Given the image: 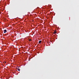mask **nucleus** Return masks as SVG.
I'll return each instance as SVG.
<instances>
[{
  "instance_id": "f257e3e1",
  "label": "nucleus",
  "mask_w": 79,
  "mask_h": 79,
  "mask_svg": "<svg viewBox=\"0 0 79 79\" xmlns=\"http://www.w3.org/2000/svg\"><path fill=\"white\" fill-rule=\"evenodd\" d=\"M7 32V31H6V30H4V33H6Z\"/></svg>"
},
{
  "instance_id": "f03ea898",
  "label": "nucleus",
  "mask_w": 79,
  "mask_h": 79,
  "mask_svg": "<svg viewBox=\"0 0 79 79\" xmlns=\"http://www.w3.org/2000/svg\"><path fill=\"white\" fill-rule=\"evenodd\" d=\"M41 42H42V41H39V44H41Z\"/></svg>"
},
{
  "instance_id": "7ed1b4c3",
  "label": "nucleus",
  "mask_w": 79,
  "mask_h": 79,
  "mask_svg": "<svg viewBox=\"0 0 79 79\" xmlns=\"http://www.w3.org/2000/svg\"><path fill=\"white\" fill-rule=\"evenodd\" d=\"M54 34H56V31H54Z\"/></svg>"
},
{
  "instance_id": "20e7f679",
  "label": "nucleus",
  "mask_w": 79,
  "mask_h": 79,
  "mask_svg": "<svg viewBox=\"0 0 79 79\" xmlns=\"http://www.w3.org/2000/svg\"><path fill=\"white\" fill-rule=\"evenodd\" d=\"M18 71H20V69H18Z\"/></svg>"
},
{
  "instance_id": "39448f33",
  "label": "nucleus",
  "mask_w": 79,
  "mask_h": 79,
  "mask_svg": "<svg viewBox=\"0 0 79 79\" xmlns=\"http://www.w3.org/2000/svg\"><path fill=\"white\" fill-rule=\"evenodd\" d=\"M29 41H31V39L29 40Z\"/></svg>"
},
{
  "instance_id": "423d86ee",
  "label": "nucleus",
  "mask_w": 79,
  "mask_h": 79,
  "mask_svg": "<svg viewBox=\"0 0 79 79\" xmlns=\"http://www.w3.org/2000/svg\"><path fill=\"white\" fill-rule=\"evenodd\" d=\"M5 63H6V62H5Z\"/></svg>"
}]
</instances>
